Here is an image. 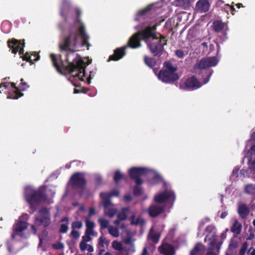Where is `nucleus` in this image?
<instances>
[{
    "label": "nucleus",
    "mask_w": 255,
    "mask_h": 255,
    "mask_svg": "<svg viewBox=\"0 0 255 255\" xmlns=\"http://www.w3.org/2000/svg\"><path fill=\"white\" fill-rule=\"evenodd\" d=\"M76 17L75 19V23L79 24V26L76 29L73 26L71 27L67 35H65L61 39L59 43V48L60 52H69L70 54L74 55V53L77 51L78 44L79 36L82 39V46H86L87 49L90 46L88 42L89 37L85 30V27L80 19L81 11L78 8L75 9Z\"/></svg>",
    "instance_id": "1"
},
{
    "label": "nucleus",
    "mask_w": 255,
    "mask_h": 255,
    "mask_svg": "<svg viewBox=\"0 0 255 255\" xmlns=\"http://www.w3.org/2000/svg\"><path fill=\"white\" fill-rule=\"evenodd\" d=\"M50 56L53 65L59 73L61 74L64 73L63 69L66 72L71 74L72 77H78L82 81L84 80V77L86 75L84 62L78 55L74 58L72 62H70L69 58V54L67 53L65 58L66 61L68 63L67 66H65L63 64L61 55H59L58 57H57L55 54L52 53Z\"/></svg>",
    "instance_id": "2"
},
{
    "label": "nucleus",
    "mask_w": 255,
    "mask_h": 255,
    "mask_svg": "<svg viewBox=\"0 0 255 255\" xmlns=\"http://www.w3.org/2000/svg\"><path fill=\"white\" fill-rule=\"evenodd\" d=\"M46 186L45 185L40 186L36 189L30 187L25 189L24 197L30 207H36L44 205H49L53 203V198L55 192L50 190L51 196H49L46 194Z\"/></svg>",
    "instance_id": "3"
},
{
    "label": "nucleus",
    "mask_w": 255,
    "mask_h": 255,
    "mask_svg": "<svg viewBox=\"0 0 255 255\" xmlns=\"http://www.w3.org/2000/svg\"><path fill=\"white\" fill-rule=\"evenodd\" d=\"M164 69L160 70L158 77L162 82L165 83H171L179 79L178 74L176 73L177 67L173 66L169 61L163 63Z\"/></svg>",
    "instance_id": "4"
},
{
    "label": "nucleus",
    "mask_w": 255,
    "mask_h": 255,
    "mask_svg": "<svg viewBox=\"0 0 255 255\" xmlns=\"http://www.w3.org/2000/svg\"><path fill=\"white\" fill-rule=\"evenodd\" d=\"M159 36L153 38V40L147 44L151 53L154 56L160 57L164 51V46L166 45L167 40L165 37L159 34Z\"/></svg>",
    "instance_id": "5"
},
{
    "label": "nucleus",
    "mask_w": 255,
    "mask_h": 255,
    "mask_svg": "<svg viewBox=\"0 0 255 255\" xmlns=\"http://www.w3.org/2000/svg\"><path fill=\"white\" fill-rule=\"evenodd\" d=\"M176 199L174 192L171 190H165L156 195L154 197V201L158 203H165L172 206Z\"/></svg>",
    "instance_id": "6"
},
{
    "label": "nucleus",
    "mask_w": 255,
    "mask_h": 255,
    "mask_svg": "<svg viewBox=\"0 0 255 255\" xmlns=\"http://www.w3.org/2000/svg\"><path fill=\"white\" fill-rule=\"evenodd\" d=\"M148 170L145 167H132L128 171L130 178L134 180L136 184H142L143 180L141 176L146 175Z\"/></svg>",
    "instance_id": "7"
},
{
    "label": "nucleus",
    "mask_w": 255,
    "mask_h": 255,
    "mask_svg": "<svg viewBox=\"0 0 255 255\" xmlns=\"http://www.w3.org/2000/svg\"><path fill=\"white\" fill-rule=\"evenodd\" d=\"M156 26H148L142 30L137 32L141 40H143L146 44L153 40V38L158 36L156 34Z\"/></svg>",
    "instance_id": "8"
},
{
    "label": "nucleus",
    "mask_w": 255,
    "mask_h": 255,
    "mask_svg": "<svg viewBox=\"0 0 255 255\" xmlns=\"http://www.w3.org/2000/svg\"><path fill=\"white\" fill-rule=\"evenodd\" d=\"M7 43L12 53L16 54L17 52H19V55L22 56L24 54V39L17 40L13 38L8 39Z\"/></svg>",
    "instance_id": "9"
},
{
    "label": "nucleus",
    "mask_w": 255,
    "mask_h": 255,
    "mask_svg": "<svg viewBox=\"0 0 255 255\" xmlns=\"http://www.w3.org/2000/svg\"><path fill=\"white\" fill-rule=\"evenodd\" d=\"M70 182L73 187L84 190L86 184L84 174L79 172L74 173L70 177Z\"/></svg>",
    "instance_id": "10"
},
{
    "label": "nucleus",
    "mask_w": 255,
    "mask_h": 255,
    "mask_svg": "<svg viewBox=\"0 0 255 255\" xmlns=\"http://www.w3.org/2000/svg\"><path fill=\"white\" fill-rule=\"evenodd\" d=\"M202 84L194 76L188 78L179 86L180 89L185 91H193L201 87Z\"/></svg>",
    "instance_id": "11"
},
{
    "label": "nucleus",
    "mask_w": 255,
    "mask_h": 255,
    "mask_svg": "<svg viewBox=\"0 0 255 255\" xmlns=\"http://www.w3.org/2000/svg\"><path fill=\"white\" fill-rule=\"evenodd\" d=\"M218 60L215 57H208L202 58L195 65L199 69H205L217 65Z\"/></svg>",
    "instance_id": "12"
},
{
    "label": "nucleus",
    "mask_w": 255,
    "mask_h": 255,
    "mask_svg": "<svg viewBox=\"0 0 255 255\" xmlns=\"http://www.w3.org/2000/svg\"><path fill=\"white\" fill-rule=\"evenodd\" d=\"M50 223L49 215L46 210H43L36 217V224L47 226Z\"/></svg>",
    "instance_id": "13"
},
{
    "label": "nucleus",
    "mask_w": 255,
    "mask_h": 255,
    "mask_svg": "<svg viewBox=\"0 0 255 255\" xmlns=\"http://www.w3.org/2000/svg\"><path fill=\"white\" fill-rule=\"evenodd\" d=\"M214 227L213 226H209L206 228V231L209 233L206 235L205 241L213 248H214L216 242V237L214 232Z\"/></svg>",
    "instance_id": "14"
},
{
    "label": "nucleus",
    "mask_w": 255,
    "mask_h": 255,
    "mask_svg": "<svg viewBox=\"0 0 255 255\" xmlns=\"http://www.w3.org/2000/svg\"><path fill=\"white\" fill-rule=\"evenodd\" d=\"M141 40L139 35L136 32L130 37L127 45L125 46H127V48L130 47L132 49L140 47L141 46Z\"/></svg>",
    "instance_id": "15"
},
{
    "label": "nucleus",
    "mask_w": 255,
    "mask_h": 255,
    "mask_svg": "<svg viewBox=\"0 0 255 255\" xmlns=\"http://www.w3.org/2000/svg\"><path fill=\"white\" fill-rule=\"evenodd\" d=\"M127 48V46H126L116 48L114 51V54L110 56L109 61H118L122 59L126 54Z\"/></svg>",
    "instance_id": "16"
},
{
    "label": "nucleus",
    "mask_w": 255,
    "mask_h": 255,
    "mask_svg": "<svg viewBox=\"0 0 255 255\" xmlns=\"http://www.w3.org/2000/svg\"><path fill=\"white\" fill-rule=\"evenodd\" d=\"M27 228V224L24 221H21V218L19 221L14 226L13 233L12 235L13 238H14L16 236L22 235V232Z\"/></svg>",
    "instance_id": "17"
},
{
    "label": "nucleus",
    "mask_w": 255,
    "mask_h": 255,
    "mask_svg": "<svg viewBox=\"0 0 255 255\" xmlns=\"http://www.w3.org/2000/svg\"><path fill=\"white\" fill-rule=\"evenodd\" d=\"M159 252L164 255H174L175 251L174 247L167 243H163L158 247Z\"/></svg>",
    "instance_id": "18"
},
{
    "label": "nucleus",
    "mask_w": 255,
    "mask_h": 255,
    "mask_svg": "<svg viewBox=\"0 0 255 255\" xmlns=\"http://www.w3.org/2000/svg\"><path fill=\"white\" fill-rule=\"evenodd\" d=\"M11 87L14 90L12 92H10L7 96V98L12 99H17L18 98L23 96V94L20 92L19 88H18L16 86V84L14 82L9 83Z\"/></svg>",
    "instance_id": "19"
},
{
    "label": "nucleus",
    "mask_w": 255,
    "mask_h": 255,
    "mask_svg": "<svg viewBox=\"0 0 255 255\" xmlns=\"http://www.w3.org/2000/svg\"><path fill=\"white\" fill-rule=\"evenodd\" d=\"M70 10V5L67 0H63L62 6L60 9V15L66 22L68 20V14Z\"/></svg>",
    "instance_id": "20"
},
{
    "label": "nucleus",
    "mask_w": 255,
    "mask_h": 255,
    "mask_svg": "<svg viewBox=\"0 0 255 255\" xmlns=\"http://www.w3.org/2000/svg\"><path fill=\"white\" fill-rule=\"evenodd\" d=\"M209 2L208 0H199L196 4V8L201 12H206L209 9Z\"/></svg>",
    "instance_id": "21"
},
{
    "label": "nucleus",
    "mask_w": 255,
    "mask_h": 255,
    "mask_svg": "<svg viewBox=\"0 0 255 255\" xmlns=\"http://www.w3.org/2000/svg\"><path fill=\"white\" fill-rule=\"evenodd\" d=\"M23 60H25L30 62L31 64H33V61H37L40 58V56L36 52H32L31 55H29L28 52H26L22 56Z\"/></svg>",
    "instance_id": "22"
},
{
    "label": "nucleus",
    "mask_w": 255,
    "mask_h": 255,
    "mask_svg": "<svg viewBox=\"0 0 255 255\" xmlns=\"http://www.w3.org/2000/svg\"><path fill=\"white\" fill-rule=\"evenodd\" d=\"M100 196L102 199L103 207H109L112 205L110 201L111 197L109 193L105 192L101 193Z\"/></svg>",
    "instance_id": "23"
},
{
    "label": "nucleus",
    "mask_w": 255,
    "mask_h": 255,
    "mask_svg": "<svg viewBox=\"0 0 255 255\" xmlns=\"http://www.w3.org/2000/svg\"><path fill=\"white\" fill-rule=\"evenodd\" d=\"M100 196L102 199L103 207H109L112 205L110 201L111 197L109 193L105 192L101 193Z\"/></svg>",
    "instance_id": "24"
},
{
    "label": "nucleus",
    "mask_w": 255,
    "mask_h": 255,
    "mask_svg": "<svg viewBox=\"0 0 255 255\" xmlns=\"http://www.w3.org/2000/svg\"><path fill=\"white\" fill-rule=\"evenodd\" d=\"M244 192L247 194L255 196V184L253 183L246 184L244 188Z\"/></svg>",
    "instance_id": "25"
},
{
    "label": "nucleus",
    "mask_w": 255,
    "mask_h": 255,
    "mask_svg": "<svg viewBox=\"0 0 255 255\" xmlns=\"http://www.w3.org/2000/svg\"><path fill=\"white\" fill-rule=\"evenodd\" d=\"M205 252V248L200 244H198L191 252V255H203Z\"/></svg>",
    "instance_id": "26"
},
{
    "label": "nucleus",
    "mask_w": 255,
    "mask_h": 255,
    "mask_svg": "<svg viewBox=\"0 0 255 255\" xmlns=\"http://www.w3.org/2000/svg\"><path fill=\"white\" fill-rule=\"evenodd\" d=\"M144 62L149 67L153 68L156 64V60L155 58L149 57L146 55L144 56Z\"/></svg>",
    "instance_id": "27"
},
{
    "label": "nucleus",
    "mask_w": 255,
    "mask_h": 255,
    "mask_svg": "<svg viewBox=\"0 0 255 255\" xmlns=\"http://www.w3.org/2000/svg\"><path fill=\"white\" fill-rule=\"evenodd\" d=\"M152 6V4H149L144 8L138 10L137 14V17L135 18V20L139 21L140 19L139 18H138V17H141L146 15L148 13V12L151 10Z\"/></svg>",
    "instance_id": "28"
},
{
    "label": "nucleus",
    "mask_w": 255,
    "mask_h": 255,
    "mask_svg": "<svg viewBox=\"0 0 255 255\" xmlns=\"http://www.w3.org/2000/svg\"><path fill=\"white\" fill-rule=\"evenodd\" d=\"M127 177L125 174L121 173L120 170H117L115 171L114 176V181L116 183H118L122 180H126Z\"/></svg>",
    "instance_id": "29"
},
{
    "label": "nucleus",
    "mask_w": 255,
    "mask_h": 255,
    "mask_svg": "<svg viewBox=\"0 0 255 255\" xmlns=\"http://www.w3.org/2000/svg\"><path fill=\"white\" fill-rule=\"evenodd\" d=\"M213 29L217 32L221 31L224 28V23L220 20H217L213 22Z\"/></svg>",
    "instance_id": "30"
},
{
    "label": "nucleus",
    "mask_w": 255,
    "mask_h": 255,
    "mask_svg": "<svg viewBox=\"0 0 255 255\" xmlns=\"http://www.w3.org/2000/svg\"><path fill=\"white\" fill-rule=\"evenodd\" d=\"M242 226L241 224L237 220H235L233 226L231 228V231L236 233L239 234L241 231Z\"/></svg>",
    "instance_id": "31"
},
{
    "label": "nucleus",
    "mask_w": 255,
    "mask_h": 255,
    "mask_svg": "<svg viewBox=\"0 0 255 255\" xmlns=\"http://www.w3.org/2000/svg\"><path fill=\"white\" fill-rule=\"evenodd\" d=\"M79 246L80 250L82 251L85 250H87L89 252H93L94 251L93 247L90 245L87 244L86 242H81Z\"/></svg>",
    "instance_id": "32"
},
{
    "label": "nucleus",
    "mask_w": 255,
    "mask_h": 255,
    "mask_svg": "<svg viewBox=\"0 0 255 255\" xmlns=\"http://www.w3.org/2000/svg\"><path fill=\"white\" fill-rule=\"evenodd\" d=\"M163 208H149L148 211L151 217H156L163 212Z\"/></svg>",
    "instance_id": "33"
},
{
    "label": "nucleus",
    "mask_w": 255,
    "mask_h": 255,
    "mask_svg": "<svg viewBox=\"0 0 255 255\" xmlns=\"http://www.w3.org/2000/svg\"><path fill=\"white\" fill-rule=\"evenodd\" d=\"M162 177L161 176L155 173L150 179H149V182L152 184H156L160 183L162 181Z\"/></svg>",
    "instance_id": "34"
},
{
    "label": "nucleus",
    "mask_w": 255,
    "mask_h": 255,
    "mask_svg": "<svg viewBox=\"0 0 255 255\" xmlns=\"http://www.w3.org/2000/svg\"><path fill=\"white\" fill-rule=\"evenodd\" d=\"M109 233L115 238H117L119 236V230L117 227L110 226L108 227Z\"/></svg>",
    "instance_id": "35"
},
{
    "label": "nucleus",
    "mask_w": 255,
    "mask_h": 255,
    "mask_svg": "<svg viewBox=\"0 0 255 255\" xmlns=\"http://www.w3.org/2000/svg\"><path fill=\"white\" fill-rule=\"evenodd\" d=\"M141 184H136L133 187V193L136 196H141L143 192L142 188L140 186Z\"/></svg>",
    "instance_id": "36"
},
{
    "label": "nucleus",
    "mask_w": 255,
    "mask_h": 255,
    "mask_svg": "<svg viewBox=\"0 0 255 255\" xmlns=\"http://www.w3.org/2000/svg\"><path fill=\"white\" fill-rule=\"evenodd\" d=\"M148 238L149 239L152 240L154 243H157L159 238L160 236L158 234H156L153 230L152 229H151L150 232L149 233Z\"/></svg>",
    "instance_id": "37"
},
{
    "label": "nucleus",
    "mask_w": 255,
    "mask_h": 255,
    "mask_svg": "<svg viewBox=\"0 0 255 255\" xmlns=\"http://www.w3.org/2000/svg\"><path fill=\"white\" fill-rule=\"evenodd\" d=\"M112 247L117 251H121L123 249L122 244L117 241H114L112 243Z\"/></svg>",
    "instance_id": "38"
},
{
    "label": "nucleus",
    "mask_w": 255,
    "mask_h": 255,
    "mask_svg": "<svg viewBox=\"0 0 255 255\" xmlns=\"http://www.w3.org/2000/svg\"><path fill=\"white\" fill-rule=\"evenodd\" d=\"M238 213L242 218H246L249 213L248 208H239Z\"/></svg>",
    "instance_id": "39"
},
{
    "label": "nucleus",
    "mask_w": 255,
    "mask_h": 255,
    "mask_svg": "<svg viewBox=\"0 0 255 255\" xmlns=\"http://www.w3.org/2000/svg\"><path fill=\"white\" fill-rule=\"evenodd\" d=\"M117 213L116 208H105V213L109 217H113Z\"/></svg>",
    "instance_id": "40"
},
{
    "label": "nucleus",
    "mask_w": 255,
    "mask_h": 255,
    "mask_svg": "<svg viewBox=\"0 0 255 255\" xmlns=\"http://www.w3.org/2000/svg\"><path fill=\"white\" fill-rule=\"evenodd\" d=\"M130 220H131V223L132 224H135V225L139 224V225H142L144 224V222L142 219L138 218H136L135 217H134V216H133L131 218Z\"/></svg>",
    "instance_id": "41"
},
{
    "label": "nucleus",
    "mask_w": 255,
    "mask_h": 255,
    "mask_svg": "<svg viewBox=\"0 0 255 255\" xmlns=\"http://www.w3.org/2000/svg\"><path fill=\"white\" fill-rule=\"evenodd\" d=\"M239 170L240 168L238 167H235L234 168L232 174L231 175V178L234 180H236L237 178L239 176Z\"/></svg>",
    "instance_id": "42"
},
{
    "label": "nucleus",
    "mask_w": 255,
    "mask_h": 255,
    "mask_svg": "<svg viewBox=\"0 0 255 255\" xmlns=\"http://www.w3.org/2000/svg\"><path fill=\"white\" fill-rule=\"evenodd\" d=\"M118 217L119 220H116L114 222V223L116 225H118L119 224V220H125L127 218V216L126 215V213H125V211H124L122 213L118 214Z\"/></svg>",
    "instance_id": "43"
},
{
    "label": "nucleus",
    "mask_w": 255,
    "mask_h": 255,
    "mask_svg": "<svg viewBox=\"0 0 255 255\" xmlns=\"http://www.w3.org/2000/svg\"><path fill=\"white\" fill-rule=\"evenodd\" d=\"M9 79V77H6L2 79V82L0 84V88H1V87H4L5 89H7L8 87L9 82H6V81Z\"/></svg>",
    "instance_id": "44"
},
{
    "label": "nucleus",
    "mask_w": 255,
    "mask_h": 255,
    "mask_svg": "<svg viewBox=\"0 0 255 255\" xmlns=\"http://www.w3.org/2000/svg\"><path fill=\"white\" fill-rule=\"evenodd\" d=\"M99 223L100 224V225L103 228H108V227H109V226H108L109 223L106 220H105V219H99Z\"/></svg>",
    "instance_id": "45"
},
{
    "label": "nucleus",
    "mask_w": 255,
    "mask_h": 255,
    "mask_svg": "<svg viewBox=\"0 0 255 255\" xmlns=\"http://www.w3.org/2000/svg\"><path fill=\"white\" fill-rule=\"evenodd\" d=\"M175 54L179 58H183L185 55L184 52L181 49H177L175 50Z\"/></svg>",
    "instance_id": "46"
},
{
    "label": "nucleus",
    "mask_w": 255,
    "mask_h": 255,
    "mask_svg": "<svg viewBox=\"0 0 255 255\" xmlns=\"http://www.w3.org/2000/svg\"><path fill=\"white\" fill-rule=\"evenodd\" d=\"M86 226L87 229L94 228L95 224L93 222L91 221L89 219L86 218Z\"/></svg>",
    "instance_id": "47"
},
{
    "label": "nucleus",
    "mask_w": 255,
    "mask_h": 255,
    "mask_svg": "<svg viewBox=\"0 0 255 255\" xmlns=\"http://www.w3.org/2000/svg\"><path fill=\"white\" fill-rule=\"evenodd\" d=\"M20 84L19 86V89L21 91H24L28 88L29 86L27 85V83L24 81V80L22 78L20 80Z\"/></svg>",
    "instance_id": "48"
},
{
    "label": "nucleus",
    "mask_w": 255,
    "mask_h": 255,
    "mask_svg": "<svg viewBox=\"0 0 255 255\" xmlns=\"http://www.w3.org/2000/svg\"><path fill=\"white\" fill-rule=\"evenodd\" d=\"M83 224L81 222L77 221L73 222L72 224V229H80L82 227Z\"/></svg>",
    "instance_id": "49"
},
{
    "label": "nucleus",
    "mask_w": 255,
    "mask_h": 255,
    "mask_svg": "<svg viewBox=\"0 0 255 255\" xmlns=\"http://www.w3.org/2000/svg\"><path fill=\"white\" fill-rule=\"evenodd\" d=\"M64 246V244L61 242H58L52 245V247L56 250L62 249Z\"/></svg>",
    "instance_id": "50"
},
{
    "label": "nucleus",
    "mask_w": 255,
    "mask_h": 255,
    "mask_svg": "<svg viewBox=\"0 0 255 255\" xmlns=\"http://www.w3.org/2000/svg\"><path fill=\"white\" fill-rule=\"evenodd\" d=\"M106 243V239L103 236L99 238L98 241V246L99 247H104Z\"/></svg>",
    "instance_id": "51"
},
{
    "label": "nucleus",
    "mask_w": 255,
    "mask_h": 255,
    "mask_svg": "<svg viewBox=\"0 0 255 255\" xmlns=\"http://www.w3.org/2000/svg\"><path fill=\"white\" fill-rule=\"evenodd\" d=\"M68 229V227L67 224H62L61 225L60 232L62 233H66Z\"/></svg>",
    "instance_id": "52"
},
{
    "label": "nucleus",
    "mask_w": 255,
    "mask_h": 255,
    "mask_svg": "<svg viewBox=\"0 0 255 255\" xmlns=\"http://www.w3.org/2000/svg\"><path fill=\"white\" fill-rule=\"evenodd\" d=\"M86 234L92 236H97V233H95L94 231V228L87 229L85 232Z\"/></svg>",
    "instance_id": "53"
},
{
    "label": "nucleus",
    "mask_w": 255,
    "mask_h": 255,
    "mask_svg": "<svg viewBox=\"0 0 255 255\" xmlns=\"http://www.w3.org/2000/svg\"><path fill=\"white\" fill-rule=\"evenodd\" d=\"M248 248V245L246 243H244L240 251V255H244Z\"/></svg>",
    "instance_id": "54"
},
{
    "label": "nucleus",
    "mask_w": 255,
    "mask_h": 255,
    "mask_svg": "<svg viewBox=\"0 0 255 255\" xmlns=\"http://www.w3.org/2000/svg\"><path fill=\"white\" fill-rule=\"evenodd\" d=\"M90 236L91 235H87L85 234V235L82 237L81 242H84V243L90 242L91 240Z\"/></svg>",
    "instance_id": "55"
},
{
    "label": "nucleus",
    "mask_w": 255,
    "mask_h": 255,
    "mask_svg": "<svg viewBox=\"0 0 255 255\" xmlns=\"http://www.w3.org/2000/svg\"><path fill=\"white\" fill-rule=\"evenodd\" d=\"M110 195V197L118 196L119 194V192L117 189H114L112 190L110 193H108Z\"/></svg>",
    "instance_id": "56"
},
{
    "label": "nucleus",
    "mask_w": 255,
    "mask_h": 255,
    "mask_svg": "<svg viewBox=\"0 0 255 255\" xmlns=\"http://www.w3.org/2000/svg\"><path fill=\"white\" fill-rule=\"evenodd\" d=\"M248 163L250 164L249 168L253 170H255V159L252 161L251 159L248 161Z\"/></svg>",
    "instance_id": "57"
},
{
    "label": "nucleus",
    "mask_w": 255,
    "mask_h": 255,
    "mask_svg": "<svg viewBox=\"0 0 255 255\" xmlns=\"http://www.w3.org/2000/svg\"><path fill=\"white\" fill-rule=\"evenodd\" d=\"M71 236L75 238H78L80 237L79 233L75 229H72L71 233Z\"/></svg>",
    "instance_id": "58"
},
{
    "label": "nucleus",
    "mask_w": 255,
    "mask_h": 255,
    "mask_svg": "<svg viewBox=\"0 0 255 255\" xmlns=\"http://www.w3.org/2000/svg\"><path fill=\"white\" fill-rule=\"evenodd\" d=\"M95 74V72L93 71L90 72V75L88 78H87V83L88 84H90L91 83V79L94 77Z\"/></svg>",
    "instance_id": "59"
},
{
    "label": "nucleus",
    "mask_w": 255,
    "mask_h": 255,
    "mask_svg": "<svg viewBox=\"0 0 255 255\" xmlns=\"http://www.w3.org/2000/svg\"><path fill=\"white\" fill-rule=\"evenodd\" d=\"M189 3L188 0H178V4L180 5H187Z\"/></svg>",
    "instance_id": "60"
},
{
    "label": "nucleus",
    "mask_w": 255,
    "mask_h": 255,
    "mask_svg": "<svg viewBox=\"0 0 255 255\" xmlns=\"http://www.w3.org/2000/svg\"><path fill=\"white\" fill-rule=\"evenodd\" d=\"M238 245L236 242H234L233 240L231 241L230 244L229 245V248L231 249H233L236 248L237 247Z\"/></svg>",
    "instance_id": "61"
},
{
    "label": "nucleus",
    "mask_w": 255,
    "mask_h": 255,
    "mask_svg": "<svg viewBox=\"0 0 255 255\" xmlns=\"http://www.w3.org/2000/svg\"><path fill=\"white\" fill-rule=\"evenodd\" d=\"M124 200L126 202H129L132 200V197L130 195H126L124 197Z\"/></svg>",
    "instance_id": "62"
},
{
    "label": "nucleus",
    "mask_w": 255,
    "mask_h": 255,
    "mask_svg": "<svg viewBox=\"0 0 255 255\" xmlns=\"http://www.w3.org/2000/svg\"><path fill=\"white\" fill-rule=\"evenodd\" d=\"M231 5L229 4H225L223 7L224 10L229 14V11L230 10Z\"/></svg>",
    "instance_id": "63"
},
{
    "label": "nucleus",
    "mask_w": 255,
    "mask_h": 255,
    "mask_svg": "<svg viewBox=\"0 0 255 255\" xmlns=\"http://www.w3.org/2000/svg\"><path fill=\"white\" fill-rule=\"evenodd\" d=\"M248 173V171L246 169H242L240 171V174L243 176V177H245L246 175Z\"/></svg>",
    "instance_id": "64"
}]
</instances>
